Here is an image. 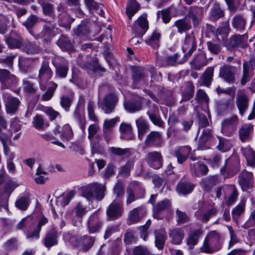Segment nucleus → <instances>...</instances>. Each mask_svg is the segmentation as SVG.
<instances>
[{
  "mask_svg": "<svg viewBox=\"0 0 255 255\" xmlns=\"http://www.w3.org/2000/svg\"><path fill=\"white\" fill-rule=\"evenodd\" d=\"M190 63L192 68L200 70L207 64L208 60L205 55L200 53L197 55Z\"/></svg>",
  "mask_w": 255,
  "mask_h": 255,
  "instance_id": "obj_27",
  "label": "nucleus"
},
{
  "mask_svg": "<svg viewBox=\"0 0 255 255\" xmlns=\"http://www.w3.org/2000/svg\"><path fill=\"white\" fill-rule=\"evenodd\" d=\"M220 235L216 231L210 232L205 237L200 251L207 254H212L221 248Z\"/></svg>",
  "mask_w": 255,
  "mask_h": 255,
  "instance_id": "obj_2",
  "label": "nucleus"
},
{
  "mask_svg": "<svg viewBox=\"0 0 255 255\" xmlns=\"http://www.w3.org/2000/svg\"><path fill=\"white\" fill-rule=\"evenodd\" d=\"M118 98L117 96L113 94H110L107 95L104 99L102 110L106 114L112 113L118 102Z\"/></svg>",
  "mask_w": 255,
  "mask_h": 255,
  "instance_id": "obj_18",
  "label": "nucleus"
},
{
  "mask_svg": "<svg viewBox=\"0 0 255 255\" xmlns=\"http://www.w3.org/2000/svg\"><path fill=\"white\" fill-rule=\"evenodd\" d=\"M243 75L241 80V84L244 85L250 81L254 74V72L252 70L251 68L249 67L246 63H243Z\"/></svg>",
  "mask_w": 255,
  "mask_h": 255,
  "instance_id": "obj_41",
  "label": "nucleus"
},
{
  "mask_svg": "<svg viewBox=\"0 0 255 255\" xmlns=\"http://www.w3.org/2000/svg\"><path fill=\"white\" fill-rule=\"evenodd\" d=\"M123 211V201L115 200L107 208V215L109 219L115 220L122 216Z\"/></svg>",
  "mask_w": 255,
  "mask_h": 255,
  "instance_id": "obj_8",
  "label": "nucleus"
},
{
  "mask_svg": "<svg viewBox=\"0 0 255 255\" xmlns=\"http://www.w3.org/2000/svg\"><path fill=\"white\" fill-rule=\"evenodd\" d=\"M52 74L53 72L49 66V62L46 61H42L37 77V80L39 83L40 89L41 90H45L47 82L51 78Z\"/></svg>",
  "mask_w": 255,
  "mask_h": 255,
  "instance_id": "obj_3",
  "label": "nucleus"
},
{
  "mask_svg": "<svg viewBox=\"0 0 255 255\" xmlns=\"http://www.w3.org/2000/svg\"><path fill=\"white\" fill-rule=\"evenodd\" d=\"M191 148L188 146H181L175 150L174 154L179 164L183 163L188 158Z\"/></svg>",
  "mask_w": 255,
  "mask_h": 255,
  "instance_id": "obj_24",
  "label": "nucleus"
},
{
  "mask_svg": "<svg viewBox=\"0 0 255 255\" xmlns=\"http://www.w3.org/2000/svg\"><path fill=\"white\" fill-rule=\"evenodd\" d=\"M87 224L88 231L91 234L98 232L103 225L96 213L90 216Z\"/></svg>",
  "mask_w": 255,
  "mask_h": 255,
  "instance_id": "obj_22",
  "label": "nucleus"
},
{
  "mask_svg": "<svg viewBox=\"0 0 255 255\" xmlns=\"http://www.w3.org/2000/svg\"><path fill=\"white\" fill-rule=\"evenodd\" d=\"M253 125L251 124L245 125L239 129V138L242 142L250 139V134L253 130Z\"/></svg>",
  "mask_w": 255,
  "mask_h": 255,
  "instance_id": "obj_30",
  "label": "nucleus"
},
{
  "mask_svg": "<svg viewBox=\"0 0 255 255\" xmlns=\"http://www.w3.org/2000/svg\"><path fill=\"white\" fill-rule=\"evenodd\" d=\"M95 239L93 237L84 235L75 240L74 246L80 247L83 252H87L93 246Z\"/></svg>",
  "mask_w": 255,
  "mask_h": 255,
  "instance_id": "obj_14",
  "label": "nucleus"
},
{
  "mask_svg": "<svg viewBox=\"0 0 255 255\" xmlns=\"http://www.w3.org/2000/svg\"><path fill=\"white\" fill-rule=\"evenodd\" d=\"M202 235V232L200 230H196L191 233L187 239V245L190 250L194 248L198 241L199 237Z\"/></svg>",
  "mask_w": 255,
  "mask_h": 255,
  "instance_id": "obj_38",
  "label": "nucleus"
},
{
  "mask_svg": "<svg viewBox=\"0 0 255 255\" xmlns=\"http://www.w3.org/2000/svg\"><path fill=\"white\" fill-rule=\"evenodd\" d=\"M238 182L243 190H247L253 187V175L252 172L243 171L239 175Z\"/></svg>",
  "mask_w": 255,
  "mask_h": 255,
  "instance_id": "obj_16",
  "label": "nucleus"
},
{
  "mask_svg": "<svg viewBox=\"0 0 255 255\" xmlns=\"http://www.w3.org/2000/svg\"><path fill=\"white\" fill-rule=\"evenodd\" d=\"M146 214L145 209L142 206L133 209L129 211L128 217L129 224H135L143 218Z\"/></svg>",
  "mask_w": 255,
  "mask_h": 255,
  "instance_id": "obj_19",
  "label": "nucleus"
},
{
  "mask_svg": "<svg viewBox=\"0 0 255 255\" xmlns=\"http://www.w3.org/2000/svg\"><path fill=\"white\" fill-rule=\"evenodd\" d=\"M52 63L55 68V75L60 78H65L69 70V64L67 60L58 57L53 61Z\"/></svg>",
  "mask_w": 255,
  "mask_h": 255,
  "instance_id": "obj_9",
  "label": "nucleus"
},
{
  "mask_svg": "<svg viewBox=\"0 0 255 255\" xmlns=\"http://www.w3.org/2000/svg\"><path fill=\"white\" fill-rule=\"evenodd\" d=\"M33 61L32 58H22L19 60V66L21 71L24 73L29 72L31 71V65Z\"/></svg>",
  "mask_w": 255,
  "mask_h": 255,
  "instance_id": "obj_48",
  "label": "nucleus"
},
{
  "mask_svg": "<svg viewBox=\"0 0 255 255\" xmlns=\"http://www.w3.org/2000/svg\"><path fill=\"white\" fill-rule=\"evenodd\" d=\"M192 172L197 176H201L207 174L208 168L207 166L201 162H197L194 164H190Z\"/></svg>",
  "mask_w": 255,
  "mask_h": 255,
  "instance_id": "obj_32",
  "label": "nucleus"
},
{
  "mask_svg": "<svg viewBox=\"0 0 255 255\" xmlns=\"http://www.w3.org/2000/svg\"><path fill=\"white\" fill-rule=\"evenodd\" d=\"M135 123L137 128L138 138L141 140L148 129L149 125L147 121L141 117L136 120Z\"/></svg>",
  "mask_w": 255,
  "mask_h": 255,
  "instance_id": "obj_31",
  "label": "nucleus"
},
{
  "mask_svg": "<svg viewBox=\"0 0 255 255\" xmlns=\"http://www.w3.org/2000/svg\"><path fill=\"white\" fill-rule=\"evenodd\" d=\"M185 236L184 230L182 228H176L170 230L169 236L171 238V242L174 245H180Z\"/></svg>",
  "mask_w": 255,
  "mask_h": 255,
  "instance_id": "obj_25",
  "label": "nucleus"
},
{
  "mask_svg": "<svg viewBox=\"0 0 255 255\" xmlns=\"http://www.w3.org/2000/svg\"><path fill=\"white\" fill-rule=\"evenodd\" d=\"M194 91V86L191 82H188L186 88L182 93V99L180 103L187 101L192 98Z\"/></svg>",
  "mask_w": 255,
  "mask_h": 255,
  "instance_id": "obj_43",
  "label": "nucleus"
},
{
  "mask_svg": "<svg viewBox=\"0 0 255 255\" xmlns=\"http://www.w3.org/2000/svg\"><path fill=\"white\" fill-rule=\"evenodd\" d=\"M22 49L28 54H35L40 52V49L38 45L29 41H27L23 44Z\"/></svg>",
  "mask_w": 255,
  "mask_h": 255,
  "instance_id": "obj_40",
  "label": "nucleus"
},
{
  "mask_svg": "<svg viewBox=\"0 0 255 255\" xmlns=\"http://www.w3.org/2000/svg\"><path fill=\"white\" fill-rule=\"evenodd\" d=\"M54 132L55 134H56L57 132L59 133L60 137L63 140L66 139L68 140L71 138L73 135L71 128L68 124L63 127L61 131H59L58 129H55Z\"/></svg>",
  "mask_w": 255,
  "mask_h": 255,
  "instance_id": "obj_46",
  "label": "nucleus"
},
{
  "mask_svg": "<svg viewBox=\"0 0 255 255\" xmlns=\"http://www.w3.org/2000/svg\"><path fill=\"white\" fill-rule=\"evenodd\" d=\"M177 57L178 55L177 54H174L172 56H168L166 58L163 59L162 60V62L161 63V66H174L177 64H181L184 62L183 61V58L181 61H177Z\"/></svg>",
  "mask_w": 255,
  "mask_h": 255,
  "instance_id": "obj_52",
  "label": "nucleus"
},
{
  "mask_svg": "<svg viewBox=\"0 0 255 255\" xmlns=\"http://www.w3.org/2000/svg\"><path fill=\"white\" fill-rule=\"evenodd\" d=\"M60 32V29L55 24L49 23L43 26L42 31L35 36V38H40L46 42H50L51 39Z\"/></svg>",
  "mask_w": 255,
  "mask_h": 255,
  "instance_id": "obj_7",
  "label": "nucleus"
},
{
  "mask_svg": "<svg viewBox=\"0 0 255 255\" xmlns=\"http://www.w3.org/2000/svg\"><path fill=\"white\" fill-rule=\"evenodd\" d=\"M124 107L125 109L130 113H134L141 109V105L138 103L126 102Z\"/></svg>",
  "mask_w": 255,
  "mask_h": 255,
  "instance_id": "obj_64",
  "label": "nucleus"
},
{
  "mask_svg": "<svg viewBox=\"0 0 255 255\" xmlns=\"http://www.w3.org/2000/svg\"><path fill=\"white\" fill-rule=\"evenodd\" d=\"M194 187V185L190 183L181 182L178 184L177 190L179 193L185 195L190 193Z\"/></svg>",
  "mask_w": 255,
  "mask_h": 255,
  "instance_id": "obj_53",
  "label": "nucleus"
},
{
  "mask_svg": "<svg viewBox=\"0 0 255 255\" xmlns=\"http://www.w3.org/2000/svg\"><path fill=\"white\" fill-rule=\"evenodd\" d=\"M57 44L60 48L69 52H71L74 50L72 42L65 36L60 37L57 41Z\"/></svg>",
  "mask_w": 255,
  "mask_h": 255,
  "instance_id": "obj_36",
  "label": "nucleus"
},
{
  "mask_svg": "<svg viewBox=\"0 0 255 255\" xmlns=\"http://www.w3.org/2000/svg\"><path fill=\"white\" fill-rule=\"evenodd\" d=\"M213 137L212 130L209 128L203 129L201 135L199 137L198 148L204 150L207 148L206 143Z\"/></svg>",
  "mask_w": 255,
  "mask_h": 255,
  "instance_id": "obj_26",
  "label": "nucleus"
},
{
  "mask_svg": "<svg viewBox=\"0 0 255 255\" xmlns=\"http://www.w3.org/2000/svg\"><path fill=\"white\" fill-rule=\"evenodd\" d=\"M227 189L228 191L231 193V194L227 201V204L230 206L233 204L236 201L238 194L237 190L234 185H231L227 186Z\"/></svg>",
  "mask_w": 255,
  "mask_h": 255,
  "instance_id": "obj_57",
  "label": "nucleus"
},
{
  "mask_svg": "<svg viewBox=\"0 0 255 255\" xmlns=\"http://www.w3.org/2000/svg\"><path fill=\"white\" fill-rule=\"evenodd\" d=\"M144 159L147 164L154 169H159L162 166L163 158L159 152H149L145 155Z\"/></svg>",
  "mask_w": 255,
  "mask_h": 255,
  "instance_id": "obj_10",
  "label": "nucleus"
},
{
  "mask_svg": "<svg viewBox=\"0 0 255 255\" xmlns=\"http://www.w3.org/2000/svg\"><path fill=\"white\" fill-rule=\"evenodd\" d=\"M57 84L53 81H51L49 83V86L47 91L42 95L41 100L44 101H47L50 100L54 95V93L57 88Z\"/></svg>",
  "mask_w": 255,
  "mask_h": 255,
  "instance_id": "obj_50",
  "label": "nucleus"
},
{
  "mask_svg": "<svg viewBox=\"0 0 255 255\" xmlns=\"http://www.w3.org/2000/svg\"><path fill=\"white\" fill-rule=\"evenodd\" d=\"M217 182L216 175L210 176L204 178L202 181V186L205 190L208 191Z\"/></svg>",
  "mask_w": 255,
  "mask_h": 255,
  "instance_id": "obj_51",
  "label": "nucleus"
},
{
  "mask_svg": "<svg viewBox=\"0 0 255 255\" xmlns=\"http://www.w3.org/2000/svg\"><path fill=\"white\" fill-rule=\"evenodd\" d=\"M242 153L244 156L246 158L248 164L254 166L255 165V152L254 151L250 146H247L245 147L242 148Z\"/></svg>",
  "mask_w": 255,
  "mask_h": 255,
  "instance_id": "obj_34",
  "label": "nucleus"
},
{
  "mask_svg": "<svg viewBox=\"0 0 255 255\" xmlns=\"http://www.w3.org/2000/svg\"><path fill=\"white\" fill-rule=\"evenodd\" d=\"M247 37L245 35H236L231 37L228 42V46L229 48H234L242 44L243 39H247Z\"/></svg>",
  "mask_w": 255,
  "mask_h": 255,
  "instance_id": "obj_49",
  "label": "nucleus"
},
{
  "mask_svg": "<svg viewBox=\"0 0 255 255\" xmlns=\"http://www.w3.org/2000/svg\"><path fill=\"white\" fill-rule=\"evenodd\" d=\"M106 186L97 182L92 183L81 188L82 196L89 201L102 200L105 197Z\"/></svg>",
  "mask_w": 255,
  "mask_h": 255,
  "instance_id": "obj_1",
  "label": "nucleus"
},
{
  "mask_svg": "<svg viewBox=\"0 0 255 255\" xmlns=\"http://www.w3.org/2000/svg\"><path fill=\"white\" fill-rule=\"evenodd\" d=\"M176 219L178 224H184L189 221L190 218L185 212L178 209L176 211Z\"/></svg>",
  "mask_w": 255,
  "mask_h": 255,
  "instance_id": "obj_63",
  "label": "nucleus"
},
{
  "mask_svg": "<svg viewBox=\"0 0 255 255\" xmlns=\"http://www.w3.org/2000/svg\"><path fill=\"white\" fill-rule=\"evenodd\" d=\"M0 81L3 89L15 87L18 83L17 78L6 69H0Z\"/></svg>",
  "mask_w": 255,
  "mask_h": 255,
  "instance_id": "obj_6",
  "label": "nucleus"
},
{
  "mask_svg": "<svg viewBox=\"0 0 255 255\" xmlns=\"http://www.w3.org/2000/svg\"><path fill=\"white\" fill-rule=\"evenodd\" d=\"M29 202V200L27 197H22L15 202V206L20 210H25L28 208Z\"/></svg>",
  "mask_w": 255,
  "mask_h": 255,
  "instance_id": "obj_62",
  "label": "nucleus"
},
{
  "mask_svg": "<svg viewBox=\"0 0 255 255\" xmlns=\"http://www.w3.org/2000/svg\"><path fill=\"white\" fill-rule=\"evenodd\" d=\"M32 123L33 126L38 130H43L49 126L48 122L40 115H37L33 118Z\"/></svg>",
  "mask_w": 255,
  "mask_h": 255,
  "instance_id": "obj_39",
  "label": "nucleus"
},
{
  "mask_svg": "<svg viewBox=\"0 0 255 255\" xmlns=\"http://www.w3.org/2000/svg\"><path fill=\"white\" fill-rule=\"evenodd\" d=\"M225 13L221 8L220 4L215 3L211 8V17L212 19L216 20L220 18L224 17Z\"/></svg>",
  "mask_w": 255,
  "mask_h": 255,
  "instance_id": "obj_45",
  "label": "nucleus"
},
{
  "mask_svg": "<svg viewBox=\"0 0 255 255\" xmlns=\"http://www.w3.org/2000/svg\"><path fill=\"white\" fill-rule=\"evenodd\" d=\"M161 135L159 132L153 131L147 135L144 143L147 147L158 145L160 142Z\"/></svg>",
  "mask_w": 255,
  "mask_h": 255,
  "instance_id": "obj_28",
  "label": "nucleus"
},
{
  "mask_svg": "<svg viewBox=\"0 0 255 255\" xmlns=\"http://www.w3.org/2000/svg\"><path fill=\"white\" fill-rule=\"evenodd\" d=\"M119 129L122 133V138L128 140L133 138L132 128L130 124L122 123L120 126Z\"/></svg>",
  "mask_w": 255,
  "mask_h": 255,
  "instance_id": "obj_33",
  "label": "nucleus"
},
{
  "mask_svg": "<svg viewBox=\"0 0 255 255\" xmlns=\"http://www.w3.org/2000/svg\"><path fill=\"white\" fill-rule=\"evenodd\" d=\"M239 124V119L236 115H234L224 119L221 123V132L227 136L234 135Z\"/></svg>",
  "mask_w": 255,
  "mask_h": 255,
  "instance_id": "obj_4",
  "label": "nucleus"
},
{
  "mask_svg": "<svg viewBox=\"0 0 255 255\" xmlns=\"http://www.w3.org/2000/svg\"><path fill=\"white\" fill-rule=\"evenodd\" d=\"M203 15V8L199 7H190L186 17L191 19L194 26H197L199 24Z\"/></svg>",
  "mask_w": 255,
  "mask_h": 255,
  "instance_id": "obj_20",
  "label": "nucleus"
},
{
  "mask_svg": "<svg viewBox=\"0 0 255 255\" xmlns=\"http://www.w3.org/2000/svg\"><path fill=\"white\" fill-rule=\"evenodd\" d=\"M160 37V33L155 30L153 32L149 39L146 40V42L148 45L153 47V48L157 47Z\"/></svg>",
  "mask_w": 255,
  "mask_h": 255,
  "instance_id": "obj_58",
  "label": "nucleus"
},
{
  "mask_svg": "<svg viewBox=\"0 0 255 255\" xmlns=\"http://www.w3.org/2000/svg\"><path fill=\"white\" fill-rule=\"evenodd\" d=\"M140 5L136 0H129L126 7V13L129 19L139 9Z\"/></svg>",
  "mask_w": 255,
  "mask_h": 255,
  "instance_id": "obj_35",
  "label": "nucleus"
},
{
  "mask_svg": "<svg viewBox=\"0 0 255 255\" xmlns=\"http://www.w3.org/2000/svg\"><path fill=\"white\" fill-rule=\"evenodd\" d=\"M147 76V74L143 68L138 66L133 68L132 79L134 84L136 85H145L146 83Z\"/></svg>",
  "mask_w": 255,
  "mask_h": 255,
  "instance_id": "obj_13",
  "label": "nucleus"
},
{
  "mask_svg": "<svg viewBox=\"0 0 255 255\" xmlns=\"http://www.w3.org/2000/svg\"><path fill=\"white\" fill-rule=\"evenodd\" d=\"M38 18L36 15H31L22 23L29 31L31 32V28L37 22Z\"/></svg>",
  "mask_w": 255,
  "mask_h": 255,
  "instance_id": "obj_61",
  "label": "nucleus"
},
{
  "mask_svg": "<svg viewBox=\"0 0 255 255\" xmlns=\"http://www.w3.org/2000/svg\"><path fill=\"white\" fill-rule=\"evenodd\" d=\"M174 26L177 27L178 32L180 33L186 32L191 28V24L186 20L185 18L176 20L174 23Z\"/></svg>",
  "mask_w": 255,
  "mask_h": 255,
  "instance_id": "obj_47",
  "label": "nucleus"
},
{
  "mask_svg": "<svg viewBox=\"0 0 255 255\" xmlns=\"http://www.w3.org/2000/svg\"><path fill=\"white\" fill-rule=\"evenodd\" d=\"M236 67L230 65H224L220 68L219 76L229 84L235 81Z\"/></svg>",
  "mask_w": 255,
  "mask_h": 255,
  "instance_id": "obj_12",
  "label": "nucleus"
},
{
  "mask_svg": "<svg viewBox=\"0 0 255 255\" xmlns=\"http://www.w3.org/2000/svg\"><path fill=\"white\" fill-rule=\"evenodd\" d=\"M17 186V184L14 181H9L5 185L4 193L0 195V211L2 208L8 210L7 202L10 194Z\"/></svg>",
  "mask_w": 255,
  "mask_h": 255,
  "instance_id": "obj_11",
  "label": "nucleus"
},
{
  "mask_svg": "<svg viewBox=\"0 0 255 255\" xmlns=\"http://www.w3.org/2000/svg\"><path fill=\"white\" fill-rule=\"evenodd\" d=\"M20 103V101L15 97H8L5 103L6 112L9 114H14L17 111Z\"/></svg>",
  "mask_w": 255,
  "mask_h": 255,
  "instance_id": "obj_29",
  "label": "nucleus"
},
{
  "mask_svg": "<svg viewBox=\"0 0 255 255\" xmlns=\"http://www.w3.org/2000/svg\"><path fill=\"white\" fill-rule=\"evenodd\" d=\"M89 24L85 22H82L78 27L73 30L75 34L78 36L87 35L89 33Z\"/></svg>",
  "mask_w": 255,
  "mask_h": 255,
  "instance_id": "obj_55",
  "label": "nucleus"
},
{
  "mask_svg": "<svg viewBox=\"0 0 255 255\" xmlns=\"http://www.w3.org/2000/svg\"><path fill=\"white\" fill-rule=\"evenodd\" d=\"M171 205L170 200L165 199L159 201L153 207V217L156 219H162L163 217V212L169 208Z\"/></svg>",
  "mask_w": 255,
  "mask_h": 255,
  "instance_id": "obj_15",
  "label": "nucleus"
},
{
  "mask_svg": "<svg viewBox=\"0 0 255 255\" xmlns=\"http://www.w3.org/2000/svg\"><path fill=\"white\" fill-rule=\"evenodd\" d=\"M155 244L159 250H162L164 248L166 240V233L164 231H154Z\"/></svg>",
  "mask_w": 255,
  "mask_h": 255,
  "instance_id": "obj_42",
  "label": "nucleus"
},
{
  "mask_svg": "<svg viewBox=\"0 0 255 255\" xmlns=\"http://www.w3.org/2000/svg\"><path fill=\"white\" fill-rule=\"evenodd\" d=\"M246 19L243 14H237L233 18L232 24L237 30H242L245 28Z\"/></svg>",
  "mask_w": 255,
  "mask_h": 255,
  "instance_id": "obj_44",
  "label": "nucleus"
},
{
  "mask_svg": "<svg viewBox=\"0 0 255 255\" xmlns=\"http://www.w3.org/2000/svg\"><path fill=\"white\" fill-rule=\"evenodd\" d=\"M39 4L41 6L42 11L44 15L52 17H55V14H54V8L53 4L47 2Z\"/></svg>",
  "mask_w": 255,
  "mask_h": 255,
  "instance_id": "obj_56",
  "label": "nucleus"
},
{
  "mask_svg": "<svg viewBox=\"0 0 255 255\" xmlns=\"http://www.w3.org/2000/svg\"><path fill=\"white\" fill-rule=\"evenodd\" d=\"M197 46L194 33H186L184 43L182 46V50L185 54L183 57V61H186L193 52L196 49Z\"/></svg>",
  "mask_w": 255,
  "mask_h": 255,
  "instance_id": "obj_5",
  "label": "nucleus"
},
{
  "mask_svg": "<svg viewBox=\"0 0 255 255\" xmlns=\"http://www.w3.org/2000/svg\"><path fill=\"white\" fill-rule=\"evenodd\" d=\"M23 89L24 92L32 94L36 93L37 88L35 86L34 84L25 79L22 80Z\"/></svg>",
  "mask_w": 255,
  "mask_h": 255,
  "instance_id": "obj_59",
  "label": "nucleus"
},
{
  "mask_svg": "<svg viewBox=\"0 0 255 255\" xmlns=\"http://www.w3.org/2000/svg\"><path fill=\"white\" fill-rule=\"evenodd\" d=\"M21 36L16 31H11L9 35L5 39V42L10 48H19L22 47L23 42Z\"/></svg>",
  "mask_w": 255,
  "mask_h": 255,
  "instance_id": "obj_21",
  "label": "nucleus"
},
{
  "mask_svg": "<svg viewBox=\"0 0 255 255\" xmlns=\"http://www.w3.org/2000/svg\"><path fill=\"white\" fill-rule=\"evenodd\" d=\"M57 232L54 230L50 231L47 234L44 239V245L50 248L57 244Z\"/></svg>",
  "mask_w": 255,
  "mask_h": 255,
  "instance_id": "obj_37",
  "label": "nucleus"
},
{
  "mask_svg": "<svg viewBox=\"0 0 255 255\" xmlns=\"http://www.w3.org/2000/svg\"><path fill=\"white\" fill-rule=\"evenodd\" d=\"M238 161L236 160L233 162L231 159H227L224 165L220 169V172L222 174H224L227 172L232 175H235L240 169Z\"/></svg>",
  "mask_w": 255,
  "mask_h": 255,
  "instance_id": "obj_23",
  "label": "nucleus"
},
{
  "mask_svg": "<svg viewBox=\"0 0 255 255\" xmlns=\"http://www.w3.org/2000/svg\"><path fill=\"white\" fill-rule=\"evenodd\" d=\"M113 193L116 196V200H121L125 194V189L122 182H119L115 185L113 189Z\"/></svg>",
  "mask_w": 255,
  "mask_h": 255,
  "instance_id": "obj_60",
  "label": "nucleus"
},
{
  "mask_svg": "<svg viewBox=\"0 0 255 255\" xmlns=\"http://www.w3.org/2000/svg\"><path fill=\"white\" fill-rule=\"evenodd\" d=\"M236 103L239 110V114L243 116L249 107V97L245 93L239 92L236 97Z\"/></svg>",
  "mask_w": 255,
  "mask_h": 255,
  "instance_id": "obj_17",
  "label": "nucleus"
},
{
  "mask_svg": "<svg viewBox=\"0 0 255 255\" xmlns=\"http://www.w3.org/2000/svg\"><path fill=\"white\" fill-rule=\"evenodd\" d=\"M213 72L214 68L213 67H208L206 70L202 77V83L204 85L207 86L210 85L212 80Z\"/></svg>",
  "mask_w": 255,
  "mask_h": 255,
  "instance_id": "obj_54",
  "label": "nucleus"
}]
</instances>
